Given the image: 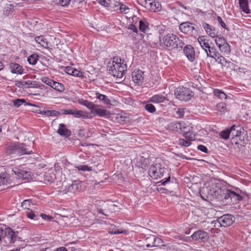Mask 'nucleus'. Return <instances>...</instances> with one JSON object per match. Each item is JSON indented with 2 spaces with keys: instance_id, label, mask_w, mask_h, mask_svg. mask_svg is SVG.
Segmentation results:
<instances>
[{
  "instance_id": "f257e3e1",
  "label": "nucleus",
  "mask_w": 251,
  "mask_h": 251,
  "mask_svg": "<svg viewBox=\"0 0 251 251\" xmlns=\"http://www.w3.org/2000/svg\"><path fill=\"white\" fill-rule=\"evenodd\" d=\"M127 66L122 62V59L118 57H114L112 63H108L107 69L110 74L118 78H121L125 74Z\"/></svg>"
},
{
  "instance_id": "f03ea898",
  "label": "nucleus",
  "mask_w": 251,
  "mask_h": 251,
  "mask_svg": "<svg viewBox=\"0 0 251 251\" xmlns=\"http://www.w3.org/2000/svg\"><path fill=\"white\" fill-rule=\"evenodd\" d=\"M161 43L165 47L171 50L175 49H181L184 43L176 35L174 34H167L164 36Z\"/></svg>"
},
{
  "instance_id": "7ed1b4c3",
  "label": "nucleus",
  "mask_w": 251,
  "mask_h": 251,
  "mask_svg": "<svg viewBox=\"0 0 251 251\" xmlns=\"http://www.w3.org/2000/svg\"><path fill=\"white\" fill-rule=\"evenodd\" d=\"M95 205L98 213L106 217L116 210V205L111 201L105 202L102 200H97L95 201Z\"/></svg>"
},
{
  "instance_id": "20e7f679",
  "label": "nucleus",
  "mask_w": 251,
  "mask_h": 251,
  "mask_svg": "<svg viewBox=\"0 0 251 251\" xmlns=\"http://www.w3.org/2000/svg\"><path fill=\"white\" fill-rule=\"evenodd\" d=\"M221 188L216 183H212L208 186L203 187L201 192L206 195L208 198L218 199L221 192Z\"/></svg>"
},
{
  "instance_id": "39448f33",
  "label": "nucleus",
  "mask_w": 251,
  "mask_h": 251,
  "mask_svg": "<svg viewBox=\"0 0 251 251\" xmlns=\"http://www.w3.org/2000/svg\"><path fill=\"white\" fill-rule=\"evenodd\" d=\"M161 163L151 165L149 170V175L153 179H158L163 177L166 169Z\"/></svg>"
},
{
  "instance_id": "423d86ee",
  "label": "nucleus",
  "mask_w": 251,
  "mask_h": 251,
  "mask_svg": "<svg viewBox=\"0 0 251 251\" xmlns=\"http://www.w3.org/2000/svg\"><path fill=\"white\" fill-rule=\"evenodd\" d=\"M176 98L180 100L188 101L193 97L192 91L188 88L179 87L175 91Z\"/></svg>"
},
{
  "instance_id": "0eeeda50",
  "label": "nucleus",
  "mask_w": 251,
  "mask_h": 251,
  "mask_svg": "<svg viewBox=\"0 0 251 251\" xmlns=\"http://www.w3.org/2000/svg\"><path fill=\"white\" fill-rule=\"evenodd\" d=\"M18 232H15L11 228H6L4 230L2 242L5 245L14 243L18 238Z\"/></svg>"
},
{
  "instance_id": "6e6552de",
  "label": "nucleus",
  "mask_w": 251,
  "mask_h": 251,
  "mask_svg": "<svg viewBox=\"0 0 251 251\" xmlns=\"http://www.w3.org/2000/svg\"><path fill=\"white\" fill-rule=\"evenodd\" d=\"M215 42L222 54L228 55L230 53V46L224 37L217 36L215 39Z\"/></svg>"
},
{
  "instance_id": "1a4fd4ad",
  "label": "nucleus",
  "mask_w": 251,
  "mask_h": 251,
  "mask_svg": "<svg viewBox=\"0 0 251 251\" xmlns=\"http://www.w3.org/2000/svg\"><path fill=\"white\" fill-rule=\"evenodd\" d=\"M193 23L187 22L181 23L179 28L182 33L192 36L196 35L198 32Z\"/></svg>"
},
{
  "instance_id": "9d476101",
  "label": "nucleus",
  "mask_w": 251,
  "mask_h": 251,
  "mask_svg": "<svg viewBox=\"0 0 251 251\" xmlns=\"http://www.w3.org/2000/svg\"><path fill=\"white\" fill-rule=\"evenodd\" d=\"M191 237L193 240L201 242H207L209 238L208 233L203 230L195 231Z\"/></svg>"
},
{
  "instance_id": "9b49d317",
  "label": "nucleus",
  "mask_w": 251,
  "mask_h": 251,
  "mask_svg": "<svg viewBox=\"0 0 251 251\" xmlns=\"http://www.w3.org/2000/svg\"><path fill=\"white\" fill-rule=\"evenodd\" d=\"M235 218L231 214H225L218 219V223L221 227L230 226L234 222Z\"/></svg>"
},
{
  "instance_id": "f8f14e48",
  "label": "nucleus",
  "mask_w": 251,
  "mask_h": 251,
  "mask_svg": "<svg viewBox=\"0 0 251 251\" xmlns=\"http://www.w3.org/2000/svg\"><path fill=\"white\" fill-rule=\"evenodd\" d=\"M145 6L150 11L153 12L160 11L161 9V4L155 0H151V2H150V0H145Z\"/></svg>"
},
{
  "instance_id": "ddd939ff",
  "label": "nucleus",
  "mask_w": 251,
  "mask_h": 251,
  "mask_svg": "<svg viewBox=\"0 0 251 251\" xmlns=\"http://www.w3.org/2000/svg\"><path fill=\"white\" fill-rule=\"evenodd\" d=\"M6 152L8 155H18V142H8L6 144Z\"/></svg>"
},
{
  "instance_id": "4468645a",
  "label": "nucleus",
  "mask_w": 251,
  "mask_h": 251,
  "mask_svg": "<svg viewBox=\"0 0 251 251\" xmlns=\"http://www.w3.org/2000/svg\"><path fill=\"white\" fill-rule=\"evenodd\" d=\"M132 77L135 83L140 85L144 78V72L139 70H134L132 73Z\"/></svg>"
},
{
  "instance_id": "2eb2a0df",
  "label": "nucleus",
  "mask_w": 251,
  "mask_h": 251,
  "mask_svg": "<svg viewBox=\"0 0 251 251\" xmlns=\"http://www.w3.org/2000/svg\"><path fill=\"white\" fill-rule=\"evenodd\" d=\"M32 151L30 149V146H27L25 143L18 142V155L21 156L24 154L32 153Z\"/></svg>"
},
{
  "instance_id": "dca6fc26",
  "label": "nucleus",
  "mask_w": 251,
  "mask_h": 251,
  "mask_svg": "<svg viewBox=\"0 0 251 251\" xmlns=\"http://www.w3.org/2000/svg\"><path fill=\"white\" fill-rule=\"evenodd\" d=\"M183 52L188 59L193 62L195 58V53L193 47L191 45L186 46L183 50Z\"/></svg>"
},
{
  "instance_id": "f3484780",
  "label": "nucleus",
  "mask_w": 251,
  "mask_h": 251,
  "mask_svg": "<svg viewBox=\"0 0 251 251\" xmlns=\"http://www.w3.org/2000/svg\"><path fill=\"white\" fill-rule=\"evenodd\" d=\"M13 174H14L16 178L18 179H22L25 180L28 178L29 176V172L18 168H15L12 169Z\"/></svg>"
},
{
  "instance_id": "a211bd4d",
  "label": "nucleus",
  "mask_w": 251,
  "mask_h": 251,
  "mask_svg": "<svg viewBox=\"0 0 251 251\" xmlns=\"http://www.w3.org/2000/svg\"><path fill=\"white\" fill-rule=\"evenodd\" d=\"M202 26L209 36L212 38H216L218 32L216 28L207 23H203Z\"/></svg>"
},
{
  "instance_id": "6ab92c4d",
  "label": "nucleus",
  "mask_w": 251,
  "mask_h": 251,
  "mask_svg": "<svg viewBox=\"0 0 251 251\" xmlns=\"http://www.w3.org/2000/svg\"><path fill=\"white\" fill-rule=\"evenodd\" d=\"M94 218L93 214L91 213H88L87 216L82 218L81 224L83 226L90 227L95 223Z\"/></svg>"
},
{
  "instance_id": "aec40b11",
  "label": "nucleus",
  "mask_w": 251,
  "mask_h": 251,
  "mask_svg": "<svg viewBox=\"0 0 251 251\" xmlns=\"http://www.w3.org/2000/svg\"><path fill=\"white\" fill-rule=\"evenodd\" d=\"M230 190L227 189H222L221 192L220 193L219 197L218 199H221L226 204H230Z\"/></svg>"
},
{
  "instance_id": "412c9836",
  "label": "nucleus",
  "mask_w": 251,
  "mask_h": 251,
  "mask_svg": "<svg viewBox=\"0 0 251 251\" xmlns=\"http://www.w3.org/2000/svg\"><path fill=\"white\" fill-rule=\"evenodd\" d=\"M205 51L207 57L216 58L217 56H219V53L217 51L215 47L212 42H210L209 48H208L207 50L205 49Z\"/></svg>"
},
{
  "instance_id": "4be33fe9",
  "label": "nucleus",
  "mask_w": 251,
  "mask_h": 251,
  "mask_svg": "<svg viewBox=\"0 0 251 251\" xmlns=\"http://www.w3.org/2000/svg\"><path fill=\"white\" fill-rule=\"evenodd\" d=\"M57 133L61 136L68 137L71 135V131L68 129L64 124L59 125Z\"/></svg>"
},
{
  "instance_id": "5701e85b",
  "label": "nucleus",
  "mask_w": 251,
  "mask_h": 251,
  "mask_svg": "<svg viewBox=\"0 0 251 251\" xmlns=\"http://www.w3.org/2000/svg\"><path fill=\"white\" fill-rule=\"evenodd\" d=\"M9 69L12 74L22 75L24 72L22 66L15 62L11 63L9 64Z\"/></svg>"
},
{
  "instance_id": "b1692460",
  "label": "nucleus",
  "mask_w": 251,
  "mask_h": 251,
  "mask_svg": "<svg viewBox=\"0 0 251 251\" xmlns=\"http://www.w3.org/2000/svg\"><path fill=\"white\" fill-rule=\"evenodd\" d=\"M107 111L100 108L99 105L95 104L91 110V112L94 115H98L100 117L105 116L106 114Z\"/></svg>"
},
{
  "instance_id": "393cba45",
  "label": "nucleus",
  "mask_w": 251,
  "mask_h": 251,
  "mask_svg": "<svg viewBox=\"0 0 251 251\" xmlns=\"http://www.w3.org/2000/svg\"><path fill=\"white\" fill-rule=\"evenodd\" d=\"M181 123L178 122H173L167 126V128L174 132H181Z\"/></svg>"
},
{
  "instance_id": "a878e982",
  "label": "nucleus",
  "mask_w": 251,
  "mask_h": 251,
  "mask_svg": "<svg viewBox=\"0 0 251 251\" xmlns=\"http://www.w3.org/2000/svg\"><path fill=\"white\" fill-rule=\"evenodd\" d=\"M96 98L99 99L101 102L106 105H109L111 103V101L108 97L105 95L101 94L98 92H95Z\"/></svg>"
},
{
  "instance_id": "bb28decb",
  "label": "nucleus",
  "mask_w": 251,
  "mask_h": 251,
  "mask_svg": "<svg viewBox=\"0 0 251 251\" xmlns=\"http://www.w3.org/2000/svg\"><path fill=\"white\" fill-rule=\"evenodd\" d=\"M35 42L39 44L41 47L45 48H49V43L47 41V39L43 35L37 36L34 39Z\"/></svg>"
},
{
  "instance_id": "cd10ccee",
  "label": "nucleus",
  "mask_w": 251,
  "mask_h": 251,
  "mask_svg": "<svg viewBox=\"0 0 251 251\" xmlns=\"http://www.w3.org/2000/svg\"><path fill=\"white\" fill-rule=\"evenodd\" d=\"M215 110L217 111V113L220 115L224 114L227 111L226 105L224 102L217 104Z\"/></svg>"
},
{
  "instance_id": "c85d7f7f",
  "label": "nucleus",
  "mask_w": 251,
  "mask_h": 251,
  "mask_svg": "<svg viewBox=\"0 0 251 251\" xmlns=\"http://www.w3.org/2000/svg\"><path fill=\"white\" fill-rule=\"evenodd\" d=\"M229 193L230 204L237 203V201L242 200V197L235 192L230 190Z\"/></svg>"
},
{
  "instance_id": "c756f323",
  "label": "nucleus",
  "mask_w": 251,
  "mask_h": 251,
  "mask_svg": "<svg viewBox=\"0 0 251 251\" xmlns=\"http://www.w3.org/2000/svg\"><path fill=\"white\" fill-rule=\"evenodd\" d=\"M80 189V186L79 183L75 181L72 183V184L70 185L68 188L67 190H66V192H70L72 193H75L76 191H79Z\"/></svg>"
},
{
  "instance_id": "7c9ffc66",
  "label": "nucleus",
  "mask_w": 251,
  "mask_h": 251,
  "mask_svg": "<svg viewBox=\"0 0 251 251\" xmlns=\"http://www.w3.org/2000/svg\"><path fill=\"white\" fill-rule=\"evenodd\" d=\"M11 180L8 174L1 173L0 174V185H6L10 183Z\"/></svg>"
},
{
  "instance_id": "2f4dec72",
  "label": "nucleus",
  "mask_w": 251,
  "mask_h": 251,
  "mask_svg": "<svg viewBox=\"0 0 251 251\" xmlns=\"http://www.w3.org/2000/svg\"><path fill=\"white\" fill-rule=\"evenodd\" d=\"M165 97L162 95H155L151 98L149 100V102L152 103H160L164 101Z\"/></svg>"
},
{
  "instance_id": "473e14b6",
  "label": "nucleus",
  "mask_w": 251,
  "mask_h": 251,
  "mask_svg": "<svg viewBox=\"0 0 251 251\" xmlns=\"http://www.w3.org/2000/svg\"><path fill=\"white\" fill-rule=\"evenodd\" d=\"M239 3L240 8L244 13L248 14L250 12L247 0H239Z\"/></svg>"
},
{
  "instance_id": "72a5a7b5",
  "label": "nucleus",
  "mask_w": 251,
  "mask_h": 251,
  "mask_svg": "<svg viewBox=\"0 0 251 251\" xmlns=\"http://www.w3.org/2000/svg\"><path fill=\"white\" fill-rule=\"evenodd\" d=\"M139 28L141 31L146 33L150 29L148 22L146 20H140Z\"/></svg>"
},
{
  "instance_id": "f704fd0d",
  "label": "nucleus",
  "mask_w": 251,
  "mask_h": 251,
  "mask_svg": "<svg viewBox=\"0 0 251 251\" xmlns=\"http://www.w3.org/2000/svg\"><path fill=\"white\" fill-rule=\"evenodd\" d=\"M198 41L200 44L201 47L205 50V49H207L209 48V45L210 43L208 42V41L204 38V36H201L198 38Z\"/></svg>"
},
{
  "instance_id": "c9c22d12",
  "label": "nucleus",
  "mask_w": 251,
  "mask_h": 251,
  "mask_svg": "<svg viewBox=\"0 0 251 251\" xmlns=\"http://www.w3.org/2000/svg\"><path fill=\"white\" fill-rule=\"evenodd\" d=\"M13 103L14 106L18 107L20 106L23 103H25V105H31L35 107H37L35 105L31 104L29 102H26L24 99H16L13 100Z\"/></svg>"
},
{
  "instance_id": "e433bc0d",
  "label": "nucleus",
  "mask_w": 251,
  "mask_h": 251,
  "mask_svg": "<svg viewBox=\"0 0 251 251\" xmlns=\"http://www.w3.org/2000/svg\"><path fill=\"white\" fill-rule=\"evenodd\" d=\"M239 126H232L230 129V135L232 138L234 137H238L240 136L241 132L239 130Z\"/></svg>"
},
{
  "instance_id": "4c0bfd02",
  "label": "nucleus",
  "mask_w": 251,
  "mask_h": 251,
  "mask_svg": "<svg viewBox=\"0 0 251 251\" xmlns=\"http://www.w3.org/2000/svg\"><path fill=\"white\" fill-rule=\"evenodd\" d=\"M78 101L79 104L86 106L91 111L93 109V107L95 105V104H94L93 102L89 101L87 100H83L82 99L79 100Z\"/></svg>"
},
{
  "instance_id": "58836bf2",
  "label": "nucleus",
  "mask_w": 251,
  "mask_h": 251,
  "mask_svg": "<svg viewBox=\"0 0 251 251\" xmlns=\"http://www.w3.org/2000/svg\"><path fill=\"white\" fill-rule=\"evenodd\" d=\"M108 233L111 234H118L121 233L126 234L127 233V231L122 229H117L115 228V226H112L109 229Z\"/></svg>"
},
{
  "instance_id": "ea45409f",
  "label": "nucleus",
  "mask_w": 251,
  "mask_h": 251,
  "mask_svg": "<svg viewBox=\"0 0 251 251\" xmlns=\"http://www.w3.org/2000/svg\"><path fill=\"white\" fill-rule=\"evenodd\" d=\"M193 127L187 123L182 122L181 124V132L183 133H188L190 131H192Z\"/></svg>"
},
{
  "instance_id": "a19ab883",
  "label": "nucleus",
  "mask_w": 251,
  "mask_h": 251,
  "mask_svg": "<svg viewBox=\"0 0 251 251\" xmlns=\"http://www.w3.org/2000/svg\"><path fill=\"white\" fill-rule=\"evenodd\" d=\"M148 160L144 157H141L140 161L137 162V166L139 168L146 169L148 168Z\"/></svg>"
},
{
  "instance_id": "79ce46f5",
  "label": "nucleus",
  "mask_w": 251,
  "mask_h": 251,
  "mask_svg": "<svg viewBox=\"0 0 251 251\" xmlns=\"http://www.w3.org/2000/svg\"><path fill=\"white\" fill-rule=\"evenodd\" d=\"M98 2L105 7H112L115 5V0H97Z\"/></svg>"
},
{
  "instance_id": "37998d69",
  "label": "nucleus",
  "mask_w": 251,
  "mask_h": 251,
  "mask_svg": "<svg viewBox=\"0 0 251 251\" xmlns=\"http://www.w3.org/2000/svg\"><path fill=\"white\" fill-rule=\"evenodd\" d=\"M72 115L75 118H82L83 119H86L88 117V115L86 113H84L83 111L81 110H74Z\"/></svg>"
},
{
  "instance_id": "c03bdc74",
  "label": "nucleus",
  "mask_w": 251,
  "mask_h": 251,
  "mask_svg": "<svg viewBox=\"0 0 251 251\" xmlns=\"http://www.w3.org/2000/svg\"><path fill=\"white\" fill-rule=\"evenodd\" d=\"M51 88L59 92H63L64 87L62 83L53 81L51 86Z\"/></svg>"
},
{
  "instance_id": "a18cd8bd",
  "label": "nucleus",
  "mask_w": 251,
  "mask_h": 251,
  "mask_svg": "<svg viewBox=\"0 0 251 251\" xmlns=\"http://www.w3.org/2000/svg\"><path fill=\"white\" fill-rule=\"evenodd\" d=\"M66 73L75 76H80V72L76 69H75L72 67H69L66 68Z\"/></svg>"
},
{
  "instance_id": "49530a36",
  "label": "nucleus",
  "mask_w": 251,
  "mask_h": 251,
  "mask_svg": "<svg viewBox=\"0 0 251 251\" xmlns=\"http://www.w3.org/2000/svg\"><path fill=\"white\" fill-rule=\"evenodd\" d=\"M39 56L37 54H32L30 55L28 58L27 61L30 64L35 65L37 63V60L39 59Z\"/></svg>"
},
{
  "instance_id": "de8ad7c7",
  "label": "nucleus",
  "mask_w": 251,
  "mask_h": 251,
  "mask_svg": "<svg viewBox=\"0 0 251 251\" xmlns=\"http://www.w3.org/2000/svg\"><path fill=\"white\" fill-rule=\"evenodd\" d=\"M214 94L215 96L221 100L226 99L227 98V95L219 89H215L214 90Z\"/></svg>"
},
{
  "instance_id": "09e8293b",
  "label": "nucleus",
  "mask_w": 251,
  "mask_h": 251,
  "mask_svg": "<svg viewBox=\"0 0 251 251\" xmlns=\"http://www.w3.org/2000/svg\"><path fill=\"white\" fill-rule=\"evenodd\" d=\"M155 237L154 236H151L148 237L146 239V247H153L154 246V244L155 242Z\"/></svg>"
},
{
  "instance_id": "8fccbe9b",
  "label": "nucleus",
  "mask_w": 251,
  "mask_h": 251,
  "mask_svg": "<svg viewBox=\"0 0 251 251\" xmlns=\"http://www.w3.org/2000/svg\"><path fill=\"white\" fill-rule=\"evenodd\" d=\"M216 61L218 62L219 64H221L222 66H226L227 63V60L222 55H221L220 54H219V56H217L216 58H214Z\"/></svg>"
},
{
  "instance_id": "3c124183",
  "label": "nucleus",
  "mask_w": 251,
  "mask_h": 251,
  "mask_svg": "<svg viewBox=\"0 0 251 251\" xmlns=\"http://www.w3.org/2000/svg\"><path fill=\"white\" fill-rule=\"evenodd\" d=\"M183 136L188 141H191L195 140V134L193 133V131H191L188 133H183Z\"/></svg>"
},
{
  "instance_id": "603ef678",
  "label": "nucleus",
  "mask_w": 251,
  "mask_h": 251,
  "mask_svg": "<svg viewBox=\"0 0 251 251\" xmlns=\"http://www.w3.org/2000/svg\"><path fill=\"white\" fill-rule=\"evenodd\" d=\"M119 6V9L121 13L127 14L129 11V8L126 5L119 3L118 4Z\"/></svg>"
},
{
  "instance_id": "864d4df0",
  "label": "nucleus",
  "mask_w": 251,
  "mask_h": 251,
  "mask_svg": "<svg viewBox=\"0 0 251 251\" xmlns=\"http://www.w3.org/2000/svg\"><path fill=\"white\" fill-rule=\"evenodd\" d=\"M32 202L30 200H24L22 203V206L24 209H26L27 210H30V206L32 204Z\"/></svg>"
},
{
  "instance_id": "5fc2aeb1",
  "label": "nucleus",
  "mask_w": 251,
  "mask_h": 251,
  "mask_svg": "<svg viewBox=\"0 0 251 251\" xmlns=\"http://www.w3.org/2000/svg\"><path fill=\"white\" fill-rule=\"evenodd\" d=\"M178 144L179 145L183 147H189L191 145V142L190 141L185 140L184 139H179L178 141Z\"/></svg>"
},
{
  "instance_id": "6e6d98bb",
  "label": "nucleus",
  "mask_w": 251,
  "mask_h": 251,
  "mask_svg": "<svg viewBox=\"0 0 251 251\" xmlns=\"http://www.w3.org/2000/svg\"><path fill=\"white\" fill-rule=\"evenodd\" d=\"M29 81H17L15 85L19 88H28L29 86Z\"/></svg>"
},
{
  "instance_id": "4d7b16f0",
  "label": "nucleus",
  "mask_w": 251,
  "mask_h": 251,
  "mask_svg": "<svg viewBox=\"0 0 251 251\" xmlns=\"http://www.w3.org/2000/svg\"><path fill=\"white\" fill-rule=\"evenodd\" d=\"M220 135L221 138L224 139H228L229 135H230V129H226L222 131L220 133Z\"/></svg>"
},
{
  "instance_id": "13d9d810",
  "label": "nucleus",
  "mask_w": 251,
  "mask_h": 251,
  "mask_svg": "<svg viewBox=\"0 0 251 251\" xmlns=\"http://www.w3.org/2000/svg\"><path fill=\"white\" fill-rule=\"evenodd\" d=\"M145 109L150 113H154L156 111L155 107L151 103H147L145 105Z\"/></svg>"
},
{
  "instance_id": "bf43d9fd",
  "label": "nucleus",
  "mask_w": 251,
  "mask_h": 251,
  "mask_svg": "<svg viewBox=\"0 0 251 251\" xmlns=\"http://www.w3.org/2000/svg\"><path fill=\"white\" fill-rule=\"evenodd\" d=\"M78 171H81L82 172L85 171H91L92 170V168L91 167H88L85 165H80L77 167Z\"/></svg>"
},
{
  "instance_id": "052dcab7",
  "label": "nucleus",
  "mask_w": 251,
  "mask_h": 251,
  "mask_svg": "<svg viewBox=\"0 0 251 251\" xmlns=\"http://www.w3.org/2000/svg\"><path fill=\"white\" fill-rule=\"evenodd\" d=\"M26 216L29 219L33 220H37V216L32 211L27 210L26 212Z\"/></svg>"
},
{
  "instance_id": "680f3d73",
  "label": "nucleus",
  "mask_w": 251,
  "mask_h": 251,
  "mask_svg": "<svg viewBox=\"0 0 251 251\" xmlns=\"http://www.w3.org/2000/svg\"><path fill=\"white\" fill-rule=\"evenodd\" d=\"M68 220H69L71 222H70V223L69 222L66 223H65L66 225H70L72 224V222H73V221H74V222L75 221V223L76 225H74V226H76V225H78L77 224H78V219H76L74 217H71V218H70L69 219L67 217H64V221H67ZM72 226H74V225H72Z\"/></svg>"
},
{
  "instance_id": "e2e57ef3",
  "label": "nucleus",
  "mask_w": 251,
  "mask_h": 251,
  "mask_svg": "<svg viewBox=\"0 0 251 251\" xmlns=\"http://www.w3.org/2000/svg\"><path fill=\"white\" fill-rule=\"evenodd\" d=\"M60 114V112L56 110H48L47 115L48 116H55L57 117Z\"/></svg>"
},
{
  "instance_id": "0e129e2a",
  "label": "nucleus",
  "mask_w": 251,
  "mask_h": 251,
  "mask_svg": "<svg viewBox=\"0 0 251 251\" xmlns=\"http://www.w3.org/2000/svg\"><path fill=\"white\" fill-rule=\"evenodd\" d=\"M70 0H56V3L62 6H65L68 5Z\"/></svg>"
},
{
  "instance_id": "69168bd1",
  "label": "nucleus",
  "mask_w": 251,
  "mask_h": 251,
  "mask_svg": "<svg viewBox=\"0 0 251 251\" xmlns=\"http://www.w3.org/2000/svg\"><path fill=\"white\" fill-rule=\"evenodd\" d=\"M14 6L12 4H9L5 8L4 11V14L6 16H8L10 12L13 9Z\"/></svg>"
},
{
  "instance_id": "338daca9",
  "label": "nucleus",
  "mask_w": 251,
  "mask_h": 251,
  "mask_svg": "<svg viewBox=\"0 0 251 251\" xmlns=\"http://www.w3.org/2000/svg\"><path fill=\"white\" fill-rule=\"evenodd\" d=\"M42 81L43 82H44V83L47 84L48 85H49L50 87L51 86L52 83L53 81V80H52L48 77H44L43 78H42Z\"/></svg>"
},
{
  "instance_id": "774afa93",
  "label": "nucleus",
  "mask_w": 251,
  "mask_h": 251,
  "mask_svg": "<svg viewBox=\"0 0 251 251\" xmlns=\"http://www.w3.org/2000/svg\"><path fill=\"white\" fill-rule=\"evenodd\" d=\"M155 242H154L155 244L153 247L164 246V245L162 244V243H163V241L160 238L155 237Z\"/></svg>"
}]
</instances>
